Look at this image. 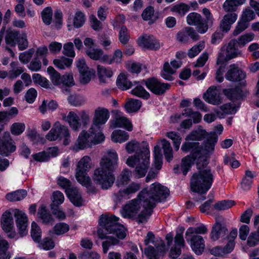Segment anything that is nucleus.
<instances>
[{
  "mask_svg": "<svg viewBox=\"0 0 259 259\" xmlns=\"http://www.w3.org/2000/svg\"><path fill=\"white\" fill-rule=\"evenodd\" d=\"M168 195L169 190L166 187L158 183H153L149 190L147 188L143 189L136 198L123 205L120 213L124 218L133 219L137 215L142 206L143 210L137 218V221L144 223L151 215L156 204L165 199Z\"/></svg>",
  "mask_w": 259,
  "mask_h": 259,
  "instance_id": "1",
  "label": "nucleus"
},
{
  "mask_svg": "<svg viewBox=\"0 0 259 259\" xmlns=\"http://www.w3.org/2000/svg\"><path fill=\"white\" fill-rule=\"evenodd\" d=\"M202 147L199 146L198 142H185L182 146L181 150L185 152L191 151V154L184 158L181 165V170L184 175H186L191 167L192 163L197 158L200 162L203 158L202 156L206 157L211 154L214 149V146L218 141V137L215 133H211L206 137Z\"/></svg>",
  "mask_w": 259,
  "mask_h": 259,
  "instance_id": "2",
  "label": "nucleus"
},
{
  "mask_svg": "<svg viewBox=\"0 0 259 259\" xmlns=\"http://www.w3.org/2000/svg\"><path fill=\"white\" fill-rule=\"evenodd\" d=\"M118 155L114 150L107 151L100 162V166L94 171L93 180L103 189H108L114 183L113 171L118 165Z\"/></svg>",
  "mask_w": 259,
  "mask_h": 259,
  "instance_id": "3",
  "label": "nucleus"
},
{
  "mask_svg": "<svg viewBox=\"0 0 259 259\" xmlns=\"http://www.w3.org/2000/svg\"><path fill=\"white\" fill-rule=\"evenodd\" d=\"M207 162L204 161L202 165L200 162H197V172L192 175L190 181V187L193 192L200 194L197 201L204 200L205 197L203 196L210 188L213 181V176L209 168L206 165Z\"/></svg>",
  "mask_w": 259,
  "mask_h": 259,
  "instance_id": "4",
  "label": "nucleus"
},
{
  "mask_svg": "<svg viewBox=\"0 0 259 259\" xmlns=\"http://www.w3.org/2000/svg\"><path fill=\"white\" fill-rule=\"evenodd\" d=\"M97 234L99 238L107 239L102 243L103 251L106 253L110 246L118 243L117 238L123 239L125 237L126 229L125 228H99Z\"/></svg>",
  "mask_w": 259,
  "mask_h": 259,
  "instance_id": "5",
  "label": "nucleus"
},
{
  "mask_svg": "<svg viewBox=\"0 0 259 259\" xmlns=\"http://www.w3.org/2000/svg\"><path fill=\"white\" fill-rule=\"evenodd\" d=\"M150 151L148 148H144L141 150V154L139 153L130 156L126 160V163L131 167L136 165L135 174L138 178L144 177L149 167Z\"/></svg>",
  "mask_w": 259,
  "mask_h": 259,
  "instance_id": "6",
  "label": "nucleus"
},
{
  "mask_svg": "<svg viewBox=\"0 0 259 259\" xmlns=\"http://www.w3.org/2000/svg\"><path fill=\"white\" fill-rule=\"evenodd\" d=\"M150 151L148 148H144L141 150V154L139 153L130 156L126 160V163L131 167L136 165L135 174L138 178L144 177L149 167Z\"/></svg>",
  "mask_w": 259,
  "mask_h": 259,
  "instance_id": "7",
  "label": "nucleus"
},
{
  "mask_svg": "<svg viewBox=\"0 0 259 259\" xmlns=\"http://www.w3.org/2000/svg\"><path fill=\"white\" fill-rule=\"evenodd\" d=\"M206 231V228H189L186 233V240L190 241L191 247L196 254H201L205 248L203 238L197 234H204Z\"/></svg>",
  "mask_w": 259,
  "mask_h": 259,
  "instance_id": "8",
  "label": "nucleus"
},
{
  "mask_svg": "<svg viewBox=\"0 0 259 259\" xmlns=\"http://www.w3.org/2000/svg\"><path fill=\"white\" fill-rule=\"evenodd\" d=\"M91 168V159L88 156H84L77 163L75 177L77 181L82 185L88 187L90 185L91 179L87 175Z\"/></svg>",
  "mask_w": 259,
  "mask_h": 259,
  "instance_id": "9",
  "label": "nucleus"
},
{
  "mask_svg": "<svg viewBox=\"0 0 259 259\" xmlns=\"http://www.w3.org/2000/svg\"><path fill=\"white\" fill-rule=\"evenodd\" d=\"M235 42L236 39H231L226 47L222 48L218 57V65H223L228 60L241 54V52L238 49Z\"/></svg>",
  "mask_w": 259,
  "mask_h": 259,
  "instance_id": "10",
  "label": "nucleus"
},
{
  "mask_svg": "<svg viewBox=\"0 0 259 259\" xmlns=\"http://www.w3.org/2000/svg\"><path fill=\"white\" fill-rule=\"evenodd\" d=\"M141 84H145L147 88L153 94L156 95H162L170 88V84L164 83L158 79L152 77L146 80H143Z\"/></svg>",
  "mask_w": 259,
  "mask_h": 259,
  "instance_id": "11",
  "label": "nucleus"
},
{
  "mask_svg": "<svg viewBox=\"0 0 259 259\" xmlns=\"http://www.w3.org/2000/svg\"><path fill=\"white\" fill-rule=\"evenodd\" d=\"M1 133L0 130V154L8 156L16 150V146L9 132Z\"/></svg>",
  "mask_w": 259,
  "mask_h": 259,
  "instance_id": "12",
  "label": "nucleus"
},
{
  "mask_svg": "<svg viewBox=\"0 0 259 259\" xmlns=\"http://www.w3.org/2000/svg\"><path fill=\"white\" fill-rule=\"evenodd\" d=\"M140 184L132 183L125 188L115 193L113 195V200L116 204L120 203L123 200L131 198L133 194L140 190Z\"/></svg>",
  "mask_w": 259,
  "mask_h": 259,
  "instance_id": "13",
  "label": "nucleus"
},
{
  "mask_svg": "<svg viewBox=\"0 0 259 259\" xmlns=\"http://www.w3.org/2000/svg\"><path fill=\"white\" fill-rule=\"evenodd\" d=\"M183 228H179L177 230V234L175 238L174 245L170 248L169 255L173 258H177L182 252V248L185 245L183 238Z\"/></svg>",
  "mask_w": 259,
  "mask_h": 259,
  "instance_id": "14",
  "label": "nucleus"
},
{
  "mask_svg": "<svg viewBox=\"0 0 259 259\" xmlns=\"http://www.w3.org/2000/svg\"><path fill=\"white\" fill-rule=\"evenodd\" d=\"M187 22L189 25L196 26V32L203 34L207 31V26L200 14L193 12L187 17Z\"/></svg>",
  "mask_w": 259,
  "mask_h": 259,
  "instance_id": "15",
  "label": "nucleus"
},
{
  "mask_svg": "<svg viewBox=\"0 0 259 259\" xmlns=\"http://www.w3.org/2000/svg\"><path fill=\"white\" fill-rule=\"evenodd\" d=\"M190 37L194 41L200 39L199 35L193 27H185L176 35L177 40L182 44L188 43Z\"/></svg>",
  "mask_w": 259,
  "mask_h": 259,
  "instance_id": "16",
  "label": "nucleus"
},
{
  "mask_svg": "<svg viewBox=\"0 0 259 259\" xmlns=\"http://www.w3.org/2000/svg\"><path fill=\"white\" fill-rule=\"evenodd\" d=\"M191 117L193 118L194 123H199L202 118L201 114L197 111H193L191 108L185 109L182 113L176 114L171 117V121L172 122H178L183 117Z\"/></svg>",
  "mask_w": 259,
  "mask_h": 259,
  "instance_id": "17",
  "label": "nucleus"
},
{
  "mask_svg": "<svg viewBox=\"0 0 259 259\" xmlns=\"http://www.w3.org/2000/svg\"><path fill=\"white\" fill-rule=\"evenodd\" d=\"M166 250L164 243L160 240V242L157 244L156 250L153 247L148 246L145 249L144 253L147 259H158L159 256L164 254Z\"/></svg>",
  "mask_w": 259,
  "mask_h": 259,
  "instance_id": "18",
  "label": "nucleus"
},
{
  "mask_svg": "<svg viewBox=\"0 0 259 259\" xmlns=\"http://www.w3.org/2000/svg\"><path fill=\"white\" fill-rule=\"evenodd\" d=\"M110 114L107 109L98 107L95 111L92 125L100 127L106 122Z\"/></svg>",
  "mask_w": 259,
  "mask_h": 259,
  "instance_id": "19",
  "label": "nucleus"
},
{
  "mask_svg": "<svg viewBox=\"0 0 259 259\" xmlns=\"http://www.w3.org/2000/svg\"><path fill=\"white\" fill-rule=\"evenodd\" d=\"M203 99L206 102L212 105H219L222 102L219 91L213 85L210 87L203 94Z\"/></svg>",
  "mask_w": 259,
  "mask_h": 259,
  "instance_id": "20",
  "label": "nucleus"
},
{
  "mask_svg": "<svg viewBox=\"0 0 259 259\" xmlns=\"http://www.w3.org/2000/svg\"><path fill=\"white\" fill-rule=\"evenodd\" d=\"M119 221V218L113 214H104L100 216L99 224L101 227H124Z\"/></svg>",
  "mask_w": 259,
  "mask_h": 259,
  "instance_id": "21",
  "label": "nucleus"
},
{
  "mask_svg": "<svg viewBox=\"0 0 259 259\" xmlns=\"http://www.w3.org/2000/svg\"><path fill=\"white\" fill-rule=\"evenodd\" d=\"M245 73L235 64H232L226 74V78L230 81H237L245 77Z\"/></svg>",
  "mask_w": 259,
  "mask_h": 259,
  "instance_id": "22",
  "label": "nucleus"
},
{
  "mask_svg": "<svg viewBox=\"0 0 259 259\" xmlns=\"http://www.w3.org/2000/svg\"><path fill=\"white\" fill-rule=\"evenodd\" d=\"M87 132L88 133L89 139L92 145L100 144L105 140V136L101 132L100 127L92 125Z\"/></svg>",
  "mask_w": 259,
  "mask_h": 259,
  "instance_id": "23",
  "label": "nucleus"
},
{
  "mask_svg": "<svg viewBox=\"0 0 259 259\" xmlns=\"http://www.w3.org/2000/svg\"><path fill=\"white\" fill-rule=\"evenodd\" d=\"M237 17V15L235 13H228L225 15L220 23L221 30L224 32L229 31L232 25L236 21Z\"/></svg>",
  "mask_w": 259,
  "mask_h": 259,
  "instance_id": "24",
  "label": "nucleus"
},
{
  "mask_svg": "<svg viewBox=\"0 0 259 259\" xmlns=\"http://www.w3.org/2000/svg\"><path fill=\"white\" fill-rule=\"evenodd\" d=\"M139 45L151 50H157L160 48V44L153 36H144L139 39Z\"/></svg>",
  "mask_w": 259,
  "mask_h": 259,
  "instance_id": "25",
  "label": "nucleus"
},
{
  "mask_svg": "<svg viewBox=\"0 0 259 259\" xmlns=\"http://www.w3.org/2000/svg\"><path fill=\"white\" fill-rule=\"evenodd\" d=\"M123 60V53L119 49L115 50L112 55L105 54L102 58V62L109 65L116 64H119Z\"/></svg>",
  "mask_w": 259,
  "mask_h": 259,
  "instance_id": "26",
  "label": "nucleus"
},
{
  "mask_svg": "<svg viewBox=\"0 0 259 259\" xmlns=\"http://www.w3.org/2000/svg\"><path fill=\"white\" fill-rule=\"evenodd\" d=\"M62 119L74 131H78L81 126L78 116L73 111H70L67 116L62 115Z\"/></svg>",
  "mask_w": 259,
  "mask_h": 259,
  "instance_id": "27",
  "label": "nucleus"
},
{
  "mask_svg": "<svg viewBox=\"0 0 259 259\" xmlns=\"http://www.w3.org/2000/svg\"><path fill=\"white\" fill-rule=\"evenodd\" d=\"M4 231L9 238L16 239L22 237L28 233L26 228H4Z\"/></svg>",
  "mask_w": 259,
  "mask_h": 259,
  "instance_id": "28",
  "label": "nucleus"
},
{
  "mask_svg": "<svg viewBox=\"0 0 259 259\" xmlns=\"http://www.w3.org/2000/svg\"><path fill=\"white\" fill-rule=\"evenodd\" d=\"M55 126L57 132L58 140L64 139L63 143L67 145L70 141V134L68 127L65 125H62L59 121L55 123Z\"/></svg>",
  "mask_w": 259,
  "mask_h": 259,
  "instance_id": "29",
  "label": "nucleus"
},
{
  "mask_svg": "<svg viewBox=\"0 0 259 259\" xmlns=\"http://www.w3.org/2000/svg\"><path fill=\"white\" fill-rule=\"evenodd\" d=\"M65 192L70 201L76 206H80L82 203V199L78 190L75 187L67 189Z\"/></svg>",
  "mask_w": 259,
  "mask_h": 259,
  "instance_id": "30",
  "label": "nucleus"
},
{
  "mask_svg": "<svg viewBox=\"0 0 259 259\" xmlns=\"http://www.w3.org/2000/svg\"><path fill=\"white\" fill-rule=\"evenodd\" d=\"M88 132L86 131H82L79 135L76 141V145L80 150H83L92 145L90 139Z\"/></svg>",
  "mask_w": 259,
  "mask_h": 259,
  "instance_id": "31",
  "label": "nucleus"
},
{
  "mask_svg": "<svg viewBox=\"0 0 259 259\" xmlns=\"http://www.w3.org/2000/svg\"><path fill=\"white\" fill-rule=\"evenodd\" d=\"M110 126L112 128L123 127L128 131L133 130V125L131 122L125 117L117 118L115 120L111 122Z\"/></svg>",
  "mask_w": 259,
  "mask_h": 259,
  "instance_id": "32",
  "label": "nucleus"
},
{
  "mask_svg": "<svg viewBox=\"0 0 259 259\" xmlns=\"http://www.w3.org/2000/svg\"><path fill=\"white\" fill-rule=\"evenodd\" d=\"M19 33V31L16 30H7L5 36L6 45L11 47H15L17 45Z\"/></svg>",
  "mask_w": 259,
  "mask_h": 259,
  "instance_id": "33",
  "label": "nucleus"
},
{
  "mask_svg": "<svg viewBox=\"0 0 259 259\" xmlns=\"http://www.w3.org/2000/svg\"><path fill=\"white\" fill-rule=\"evenodd\" d=\"M97 74L100 82L105 83L107 78L113 75V71L111 68L106 67L102 65H98L97 68Z\"/></svg>",
  "mask_w": 259,
  "mask_h": 259,
  "instance_id": "34",
  "label": "nucleus"
},
{
  "mask_svg": "<svg viewBox=\"0 0 259 259\" xmlns=\"http://www.w3.org/2000/svg\"><path fill=\"white\" fill-rule=\"evenodd\" d=\"M245 0H226L223 5V8L226 12L235 11L238 7L244 3Z\"/></svg>",
  "mask_w": 259,
  "mask_h": 259,
  "instance_id": "35",
  "label": "nucleus"
},
{
  "mask_svg": "<svg viewBox=\"0 0 259 259\" xmlns=\"http://www.w3.org/2000/svg\"><path fill=\"white\" fill-rule=\"evenodd\" d=\"M255 177L254 173L249 170L245 171V176L242 180L241 187L244 190H248L250 189L253 182V179Z\"/></svg>",
  "mask_w": 259,
  "mask_h": 259,
  "instance_id": "36",
  "label": "nucleus"
},
{
  "mask_svg": "<svg viewBox=\"0 0 259 259\" xmlns=\"http://www.w3.org/2000/svg\"><path fill=\"white\" fill-rule=\"evenodd\" d=\"M111 137L112 141L114 142L121 143L128 139L129 135L124 131L118 130L114 131Z\"/></svg>",
  "mask_w": 259,
  "mask_h": 259,
  "instance_id": "37",
  "label": "nucleus"
},
{
  "mask_svg": "<svg viewBox=\"0 0 259 259\" xmlns=\"http://www.w3.org/2000/svg\"><path fill=\"white\" fill-rule=\"evenodd\" d=\"M16 223L17 227H27L28 219L26 214L19 209H16L14 212Z\"/></svg>",
  "mask_w": 259,
  "mask_h": 259,
  "instance_id": "38",
  "label": "nucleus"
},
{
  "mask_svg": "<svg viewBox=\"0 0 259 259\" xmlns=\"http://www.w3.org/2000/svg\"><path fill=\"white\" fill-rule=\"evenodd\" d=\"M208 134L204 130L198 128L197 130L193 131L186 138V140L199 141L206 138Z\"/></svg>",
  "mask_w": 259,
  "mask_h": 259,
  "instance_id": "39",
  "label": "nucleus"
},
{
  "mask_svg": "<svg viewBox=\"0 0 259 259\" xmlns=\"http://www.w3.org/2000/svg\"><path fill=\"white\" fill-rule=\"evenodd\" d=\"M116 83L119 89L122 90H126L130 89L133 84L127 78L125 74L120 73L117 79Z\"/></svg>",
  "mask_w": 259,
  "mask_h": 259,
  "instance_id": "40",
  "label": "nucleus"
},
{
  "mask_svg": "<svg viewBox=\"0 0 259 259\" xmlns=\"http://www.w3.org/2000/svg\"><path fill=\"white\" fill-rule=\"evenodd\" d=\"M10 66L11 70L8 72V78L10 79L17 78L24 71L23 68L18 65V62H12L10 63Z\"/></svg>",
  "mask_w": 259,
  "mask_h": 259,
  "instance_id": "41",
  "label": "nucleus"
},
{
  "mask_svg": "<svg viewBox=\"0 0 259 259\" xmlns=\"http://www.w3.org/2000/svg\"><path fill=\"white\" fill-rule=\"evenodd\" d=\"M27 194L25 190H19L6 195V198L11 201H20L24 199Z\"/></svg>",
  "mask_w": 259,
  "mask_h": 259,
  "instance_id": "42",
  "label": "nucleus"
},
{
  "mask_svg": "<svg viewBox=\"0 0 259 259\" xmlns=\"http://www.w3.org/2000/svg\"><path fill=\"white\" fill-rule=\"evenodd\" d=\"M139 82H134V83L137 84V85L131 91V94L140 98L148 99L150 97L149 93L146 91L142 85L139 84Z\"/></svg>",
  "mask_w": 259,
  "mask_h": 259,
  "instance_id": "43",
  "label": "nucleus"
},
{
  "mask_svg": "<svg viewBox=\"0 0 259 259\" xmlns=\"http://www.w3.org/2000/svg\"><path fill=\"white\" fill-rule=\"evenodd\" d=\"M220 110L216 111L215 112L218 115L223 116L227 114H234L236 112L237 109L233 104L227 103L220 106Z\"/></svg>",
  "mask_w": 259,
  "mask_h": 259,
  "instance_id": "44",
  "label": "nucleus"
},
{
  "mask_svg": "<svg viewBox=\"0 0 259 259\" xmlns=\"http://www.w3.org/2000/svg\"><path fill=\"white\" fill-rule=\"evenodd\" d=\"M161 142L165 158L167 161L170 162L173 158V151L170 143L165 139L162 140Z\"/></svg>",
  "mask_w": 259,
  "mask_h": 259,
  "instance_id": "45",
  "label": "nucleus"
},
{
  "mask_svg": "<svg viewBox=\"0 0 259 259\" xmlns=\"http://www.w3.org/2000/svg\"><path fill=\"white\" fill-rule=\"evenodd\" d=\"M141 102L137 99H131L125 104V108L129 113L135 112L138 111L141 107Z\"/></svg>",
  "mask_w": 259,
  "mask_h": 259,
  "instance_id": "46",
  "label": "nucleus"
},
{
  "mask_svg": "<svg viewBox=\"0 0 259 259\" xmlns=\"http://www.w3.org/2000/svg\"><path fill=\"white\" fill-rule=\"evenodd\" d=\"M254 38V34L252 33H245L236 39V42L237 45L239 47H243L251 41Z\"/></svg>",
  "mask_w": 259,
  "mask_h": 259,
  "instance_id": "47",
  "label": "nucleus"
},
{
  "mask_svg": "<svg viewBox=\"0 0 259 259\" xmlns=\"http://www.w3.org/2000/svg\"><path fill=\"white\" fill-rule=\"evenodd\" d=\"M144 148H148L147 147H143L141 148L140 146V144L136 140H132L128 143H127L125 145V149L127 153L131 154L135 152L136 153H139L140 155L141 154V150H143Z\"/></svg>",
  "mask_w": 259,
  "mask_h": 259,
  "instance_id": "48",
  "label": "nucleus"
},
{
  "mask_svg": "<svg viewBox=\"0 0 259 259\" xmlns=\"http://www.w3.org/2000/svg\"><path fill=\"white\" fill-rule=\"evenodd\" d=\"M39 217L41 219L44 225H51L53 218L45 207H41L38 211Z\"/></svg>",
  "mask_w": 259,
  "mask_h": 259,
  "instance_id": "49",
  "label": "nucleus"
},
{
  "mask_svg": "<svg viewBox=\"0 0 259 259\" xmlns=\"http://www.w3.org/2000/svg\"><path fill=\"white\" fill-rule=\"evenodd\" d=\"M47 71L50 76L52 83L54 85L61 86L62 77H61L60 73L52 66L48 68Z\"/></svg>",
  "mask_w": 259,
  "mask_h": 259,
  "instance_id": "50",
  "label": "nucleus"
},
{
  "mask_svg": "<svg viewBox=\"0 0 259 259\" xmlns=\"http://www.w3.org/2000/svg\"><path fill=\"white\" fill-rule=\"evenodd\" d=\"M9 247L8 242L0 236V259H10L11 255L8 251Z\"/></svg>",
  "mask_w": 259,
  "mask_h": 259,
  "instance_id": "51",
  "label": "nucleus"
},
{
  "mask_svg": "<svg viewBox=\"0 0 259 259\" xmlns=\"http://www.w3.org/2000/svg\"><path fill=\"white\" fill-rule=\"evenodd\" d=\"M131 172L127 169L121 171L120 175L117 177L116 181L117 185L119 187L127 184L130 181Z\"/></svg>",
  "mask_w": 259,
  "mask_h": 259,
  "instance_id": "52",
  "label": "nucleus"
},
{
  "mask_svg": "<svg viewBox=\"0 0 259 259\" xmlns=\"http://www.w3.org/2000/svg\"><path fill=\"white\" fill-rule=\"evenodd\" d=\"M86 53L91 59L94 60H101V61H102L103 57L105 55L103 51L100 49L89 48Z\"/></svg>",
  "mask_w": 259,
  "mask_h": 259,
  "instance_id": "53",
  "label": "nucleus"
},
{
  "mask_svg": "<svg viewBox=\"0 0 259 259\" xmlns=\"http://www.w3.org/2000/svg\"><path fill=\"white\" fill-rule=\"evenodd\" d=\"M166 136L172 141L174 148L178 151L182 141L180 134L175 132H169L166 133Z\"/></svg>",
  "mask_w": 259,
  "mask_h": 259,
  "instance_id": "54",
  "label": "nucleus"
},
{
  "mask_svg": "<svg viewBox=\"0 0 259 259\" xmlns=\"http://www.w3.org/2000/svg\"><path fill=\"white\" fill-rule=\"evenodd\" d=\"M205 47V43L204 41H199L197 45H194L190 49L187 53L188 56L190 58H193L196 57L199 53L204 49Z\"/></svg>",
  "mask_w": 259,
  "mask_h": 259,
  "instance_id": "55",
  "label": "nucleus"
},
{
  "mask_svg": "<svg viewBox=\"0 0 259 259\" xmlns=\"http://www.w3.org/2000/svg\"><path fill=\"white\" fill-rule=\"evenodd\" d=\"M190 7L184 3L175 5L170 9L172 12L177 13L181 16H184L189 10Z\"/></svg>",
  "mask_w": 259,
  "mask_h": 259,
  "instance_id": "56",
  "label": "nucleus"
},
{
  "mask_svg": "<svg viewBox=\"0 0 259 259\" xmlns=\"http://www.w3.org/2000/svg\"><path fill=\"white\" fill-rule=\"evenodd\" d=\"M72 60L65 57L55 59L54 64L58 68L64 69L66 67H69L72 63Z\"/></svg>",
  "mask_w": 259,
  "mask_h": 259,
  "instance_id": "57",
  "label": "nucleus"
},
{
  "mask_svg": "<svg viewBox=\"0 0 259 259\" xmlns=\"http://www.w3.org/2000/svg\"><path fill=\"white\" fill-rule=\"evenodd\" d=\"M14 220L12 213L9 211L4 212L1 217V225L3 227H12Z\"/></svg>",
  "mask_w": 259,
  "mask_h": 259,
  "instance_id": "58",
  "label": "nucleus"
},
{
  "mask_svg": "<svg viewBox=\"0 0 259 259\" xmlns=\"http://www.w3.org/2000/svg\"><path fill=\"white\" fill-rule=\"evenodd\" d=\"M235 204L234 201L232 200H223L217 202L213 206L212 209L217 210H223L229 209Z\"/></svg>",
  "mask_w": 259,
  "mask_h": 259,
  "instance_id": "59",
  "label": "nucleus"
},
{
  "mask_svg": "<svg viewBox=\"0 0 259 259\" xmlns=\"http://www.w3.org/2000/svg\"><path fill=\"white\" fill-rule=\"evenodd\" d=\"M53 11L51 7L45 8L41 12V17L43 22L46 25H50L52 20Z\"/></svg>",
  "mask_w": 259,
  "mask_h": 259,
  "instance_id": "60",
  "label": "nucleus"
},
{
  "mask_svg": "<svg viewBox=\"0 0 259 259\" xmlns=\"http://www.w3.org/2000/svg\"><path fill=\"white\" fill-rule=\"evenodd\" d=\"M95 71L93 69L80 73V82L82 84L88 83L95 75Z\"/></svg>",
  "mask_w": 259,
  "mask_h": 259,
  "instance_id": "61",
  "label": "nucleus"
},
{
  "mask_svg": "<svg viewBox=\"0 0 259 259\" xmlns=\"http://www.w3.org/2000/svg\"><path fill=\"white\" fill-rule=\"evenodd\" d=\"M37 243L40 248L46 250L52 249L55 246L54 241L48 237L45 238L42 241L40 240Z\"/></svg>",
  "mask_w": 259,
  "mask_h": 259,
  "instance_id": "62",
  "label": "nucleus"
},
{
  "mask_svg": "<svg viewBox=\"0 0 259 259\" xmlns=\"http://www.w3.org/2000/svg\"><path fill=\"white\" fill-rule=\"evenodd\" d=\"M25 124L21 122H15L11 127V133L14 135H19L25 130Z\"/></svg>",
  "mask_w": 259,
  "mask_h": 259,
  "instance_id": "63",
  "label": "nucleus"
},
{
  "mask_svg": "<svg viewBox=\"0 0 259 259\" xmlns=\"http://www.w3.org/2000/svg\"><path fill=\"white\" fill-rule=\"evenodd\" d=\"M79 258L80 259H100L101 256L95 251H85L79 255Z\"/></svg>",
  "mask_w": 259,
  "mask_h": 259,
  "instance_id": "64",
  "label": "nucleus"
}]
</instances>
